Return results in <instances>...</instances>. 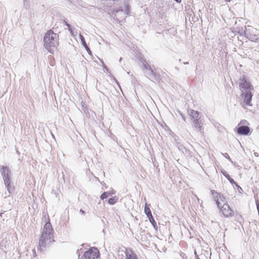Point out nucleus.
Wrapping results in <instances>:
<instances>
[{
	"label": "nucleus",
	"instance_id": "1",
	"mask_svg": "<svg viewBox=\"0 0 259 259\" xmlns=\"http://www.w3.org/2000/svg\"><path fill=\"white\" fill-rule=\"evenodd\" d=\"M211 193L222 214L225 218L232 217L234 214V210L229 206L224 195L214 190Z\"/></svg>",
	"mask_w": 259,
	"mask_h": 259
},
{
	"label": "nucleus",
	"instance_id": "2",
	"mask_svg": "<svg viewBox=\"0 0 259 259\" xmlns=\"http://www.w3.org/2000/svg\"><path fill=\"white\" fill-rule=\"evenodd\" d=\"M54 241L53 229L50 222L47 223L44 228L42 234L39 240L38 250L42 251L44 248Z\"/></svg>",
	"mask_w": 259,
	"mask_h": 259
},
{
	"label": "nucleus",
	"instance_id": "3",
	"mask_svg": "<svg viewBox=\"0 0 259 259\" xmlns=\"http://www.w3.org/2000/svg\"><path fill=\"white\" fill-rule=\"evenodd\" d=\"M58 35L52 30H49L44 37V46L51 53H53L59 45Z\"/></svg>",
	"mask_w": 259,
	"mask_h": 259
},
{
	"label": "nucleus",
	"instance_id": "4",
	"mask_svg": "<svg viewBox=\"0 0 259 259\" xmlns=\"http://www.w3.org/2000/svg\"><path fill=\"white\" fill-rule=\"evenodd\" d=\"M253 94L250 91H246L244 93L241 94V97L243 102L241 103L242 107L245 109L246 106H252L251 103Z\"/></svg>",
	"mask_w": 259,
	"mask_h": 259
},
{
	"label": "nucleus",
	"instance_id": "5",
	"mask_svg": "<svg viewBox=\"0 0 259 259\" xmlns=\"http://www.w3.org/2000/svg\"><path fill=\"white\" fill-rule=\"evenodd\" d=\"M85 259H97L100 256V252L97 248L91 247L83 254Z\"/></svg>",
	"mask_w": 259,
	"mask_h": 259
},
{
	"label": "nucleus",
	"instance_id": "6",
	"mask_svg": "<svg viewBox=\"0 0 259 259\" xmlns=\"http://www.w3.org/2000/svg\"><path fill=\"white\" fill-rule=\"evenodd\" d=\"M239 87L240 88L246 90L247 91L250 92L253 90V88L251 83L249 81H247L244 77L240 79Z\"/></svg>",
	"mask_w": 259,
	"mask_h": 259
},
{
	"label": "nucleus",
	"instance_id": "7",
	"mask_svg": "<svg viewBox=\"0 0 259 259\" xmlns=\"http://www.w3.org/2000/svg\"><path fill=\"white\" fill-rule=\"evenodd\" d=\"M250 132V129L247 126H240L237 129V132L241 135H247Z\"/></svg>",
	"mask_w": 259,
	"mask_h": 259
},
{
	"label": "nucleus",
	"instance_id": "8",
	"mask_svg": "<svg viewBox=\"0 0 259 259\" xmlns=\"http://www.w3.org/2000/svg\"><path fill=\"white\" fill-rule=\"evenodd\" d=\"M189 115L190 117L191 120L193 121L196 120V119H199V113L197 111H195L193 109L190 110L189 111Z\"/></svg>",
	"mask_w": 259,
	"mask_h": 259
},
{
	"label": "nucleus",
	"instance_id": "9",
	"mask_svg": "<svg viewBox=\"0 0 259 259\" xmlns=\"http://www.w3.org/2000/svg\"><path fill=\"white\" fill-rule=\"evenodd\" d=\"M1 173L3 177L4 181L9 180L10 170L8 167L3 166L1 170Z\"/></svg>",
	"mask_w": 259,
	"mask_h": 259
},
{
	"label": "nucleus",
	"instance_id": "10",
	"mask_svg": "<svg viewBox=\"0 0 259 259\" xmlns=\"http://www.w3.org/2000/svg\"><path fill=\"white\" fill-rule=\"evenodd\" d=\"M5 184L9 193H11L14 190V187L11 185L10 179L4 181Z\"/></svg>",
	"mask_w": 259,
	"mask_h": 259
},
{
	"label": "nucleus",
	"instance_id": "11",
	"mask_svg": "<svg viewBox=\"0 0 259 259\" xmlns=\"http://www.w3.org/2000/svg\"><path fill=\"white\" fill-rule=\"evenodd\" d=\"M115 193V191L113 189L111 190L108 192H105L101 194L100 196V198L102 200H104V199L107 198L108 197L111 196Z\"/></svg>",
	"mask_w": 259,
	"mask_h": 259
},
{
	"label": "nucleus",
	"instance_id": "12",
	"mask_svg": "<svg viewBox=\"0 0 259 259\" xmlns=\"http://www.w3.org/2000/svg\"><path fill=\"white\" fill-rule=\"evenodd\" d=\"M193 125L194 127L197 130H198L199 131H201L202 130V125L200 121H199V119H196L195 121H193Z\"/></svg>",
	"mask_w": 259,
	"mask_h": 259
},
{
	"label": "nucleus",
	"instance_id": "13",
	"mask_svg": "<svg viewBox=\"0 0 259 259\" xmlns=\"http://www.w3.org/2000/svg\"><path fill=\"white\" fill-rule=\"evenodd\" d=\"M150 204L146 203L145 205L144 211L148 218L153 216L150 210Z\"/></svg>",
	"mask_w": 259,
	"mask_h": 259
},
{
	"label": "nucleus",
	"instance_id": "14",
	"mask_svg": "<svg viewBox=\"0 0 259 259\" xmlns=\"http://www.w3.org/2000/svg\"><path fill=\"white\" fill-rule=\"evenodd\" d=\"M118 200V198L116 196H114L108 200V203L110 205L114 204Z\"/></svg>",
	"mask_w": 259,
	"mask_h": 259
},
{
	"label": "nucleus",
	"instance_id": "15",
	"mask_svg": "<svg viewBox=\"0 0 259 259\" xmlns=\"http://www.w3.org/2000/svg\"><path fill=\"white\" fill-rule=\"evenodd\" d=\"M149 221L152 224V225L153 226V227L156 228V223L153 218V216H151V217L148 218Z\"/></svg>",
	"mask_w": 259,
	"mask_h": 259
},
{
	"label": "nucleus",
	"instance_id": "16",
	"mask_svg": "<svg viewBox=\"0 0 259 259\" xmlns=\"http://www.w3.org/2000/svg\"><path fill=\"white\" fill-rule=\"evenodd\" d=\"M81 40L83 46L87 49V51H90L89 48L88 47L87 43L84 40V37L82 36H81Z\"/></svg>",
	"mask_w": 259,
	"mask_h": 259
},
{
	"label": "nucleus",
	"instance_id": "17",
	"mask_svg": "<svg viewBox=\"0 0 259 259\" xmlns=\"http://www.w3.org/2000/svg\"><path fill=\"white\" fill-rule=\"evenodd\" d=\"M228 180L232 184H235L237 187L240 188L239 186L234 181V180L232 178H230V179H229Z\"/></svg>",
	"mask_w": 259,
	"mask_h": 259
},
{
	"label": "nucleus",
	"instance_id": "18",
	"mask_svg": "<svg viewBox=\"0 0 259 259\" xmlns=\"http://www.w3.org/2000/svg\"><path fill=\"white\" fill-rule=\"evenodd\" d=\"M222 173L225 177V175H228L225 170H222Z\"/></svg>",
	"mask_w": 259,
	"mask_h": 259
},
{
	"label": "nucleus",
	"instance_id": "19",
	"mask_svg": "<svg viewBox=\"0 0 259 259\" xmlns=\"http://www.w3.org/2000/svg\"><path fill=\"white\" fill-rule=\"evenodd\" d=\"M225 177H226L228 180H229V179H230V178H231L229 174H228V175H225Z\"/></svg>",
	"mask_w": 259,
	"mask_h": 259
},
{
	"label": "nucleus",
	"instance_id": "20",
	"mask_svg": "<svg viewBox=\"0 0 259 259\" xmlns=\"http://www.w3.org/2000/svg\"><path fill=\"white\" fill-rule=\"evenodd\" d=\"M66 25L68 26V27L69 29H70V25H69V24H67V23H66Z\"/></svg>",
	"mask_w": 259,
	"mask_h": 259
},
{
	"label": "nucleus",
	"instance_id": "21",
	"mask_svg": "<svg viewBox=\"0 0 259 259\" xmlns=\"http://www.w3.org/2000/svg\"><path fill=\"white\" fill-rule=\"evenodd\" d=\"M80 212H81L82 214H84V211L83 210H81V209L80 210Z\"/></svg>",
	"mask_w": 259,
	"mask_h": 259
},
{
	"label": "nucleus",
	"instance_id": "22",
	"mask_svg": "<svg viewBox=\"0 0 259 259\" xmlns=\"http://www.w3.org/2000/svg\"><path fill=\"white\" fill-rule=\"evenodd\" d=\"M177 2L180 3L181 2V0H176Z\"/></svg>",
	"mask_w": 259,
	"mask_h": 259
},
{
	"label": "nucleus",
	"instance_id": "23",
	"mask_svg": "<svg viewBox=\"0 0 259 259\" xmlns=\"http://www.w3.org/2000/svg\"><path fill=\"white\" fill-rule=\"evenodd\" d=\"M226 1L228 2H230L231 1H232V0H225Z\"/></svg>",
	"mask_w": 259,
	"mask_h": 259
},
{
	"label": "nucleus",
	"instance_id": "24",
	"mask_svg": "<svg viewBox=\"0 0 259 259\" xmlns=\"http://www.w3.org/2000/svg\"><path fill=\"white\" fill-rule=\"evenodd\" d=\"M241 122L244 123V122H246V120H243V121H241Z\"/></svg>",
	"mask_w": 259,
	"mask_h": 259
},
{
	"label": "nucleus",
	"instance_id": "25",
	"mask_svg": "<svg viewBox=\"0 0 259 259\" xmlns=\"http://www.w3.org/2000/svg\"><path fill=\"white\" fill-rule=\"evenodd\" d=\"M196 259H199V258H196Z\"/></svg>",
	"mask_w": 259,
	"mask_h": 259
}]
</instances>
